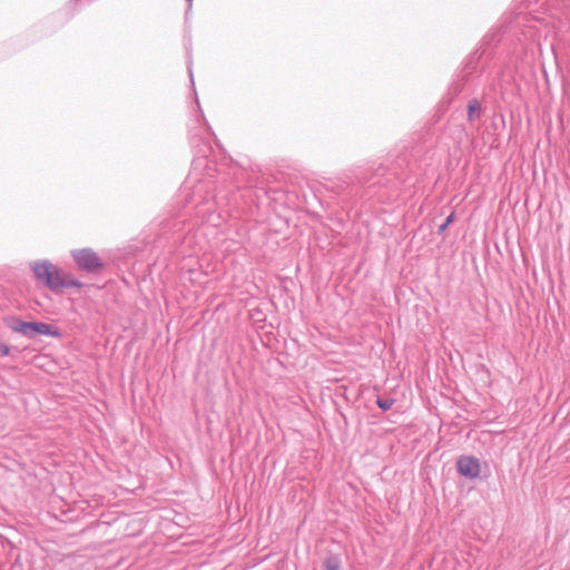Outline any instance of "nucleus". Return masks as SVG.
<instances>
[{
  "label": "nucleus",
  "instance_id": "obj_1",
  "mask_svg": "<svg viewBox=\"0 0 570 570\" xmlns=\"http://www.w3.org/2000/svg\"><path fill=\"white\" fill-rule=\"evenodd\" d=\"M30 267L35 277L52 292L69 287L81 288L83 286V283L65 273L47 259L33 262Z\"/></svg>",
  "mask_w": 570,
  "mask_h": 570
},
{
  "label": "nucleus",
  "instance_id": "obj_2",
  "mask_svg": "<svg viewBox=\"0 0 570 570\" xmlns=\"http://www.w3.org/2000/svg\"><path fill=\"white\" fill-rule=\"evenodd\" d=\"M71 256L77 266L87 273H97L104 267L100 257L91 248L73 249Z\"/></svg>",
  "mask_w": 570,
  "mask_h": 570
},
{
  "label": "nucleus",
  "instance_id": "obj_3",
  "mask_svg": "<svg viewBox=\"0 0 570 570\" xmlns=\"http://www.w3.org/2000/svg\"><path fill=\"white\" fill-rule=\"evenodd\" d=\"M458 472L471 480L479 478L481 472L480 462L474 456H461L456 462Z\"/></svg>",
  "mask_w": 570,
  "mask_h": 570
},
{
  "label": "nucleus",
  "instance_id": "obj_4",
  "mask_svg": "<svg viewBox=\"0 0 570 570\" xmlns=\"http://www.w3.org/2000/svg\"><path fill=\"white\" fill-rule=\"evenodd\" d=\"M7 325L13 332L20 333L29 338H32L36 335L37 322H26L18 317H10L7 320Z\"/></svg>",
  "mask_w": 570,
  "mask_h": 570
},
{
  "label": "nucleus",
  "instance_id": "obj_5",
  "mask_svg": "<svg viewBox=\"0 0 570 570\" xmlns=\"http://www.w3.org/2000/svg\"><path fill=\"white\" fill-rule=\"evenodd\" d=\"M36 334H40V335H45V336H49V337H60L61 336V333L58 328H55L50 324L43 323V322H37Z\"/></svg>",
  "mask_w": 570,
  "mask_h": 570
},
{
  "label": "nucleus",
  "instance_id": "obj_6",
  "mask_svg": "<svg viewBox=\"0 0 570 570\" xmlns=\"http://www.w3.org/2000/svg\"><path fill=\"white\" fill-rule=\"evenodd\" d=\"M322 568H323V570H341V568H342L341 558L336 554L327 556L322 563Z\"/></svg>",
  "mask_w": 570,
  "mask_h": 570
},
{
  "label": "nucleus",
  "instance_id": "obj_7",
  "mask_svg": "<svg viewBox=\"0 0 570 570\" xmlns=\"http://www.w3.org/2000/svg\"><path fill=\"white\" fill-rule=\"evenodd\" d=\"M392 176L394 177L395 174L394 173L391 174V173H389V170L386 168L380 167L376 169L375 177H377V180L374 184H380V185L391 184Z\"/></svg>",
  "mask_w": 570,
  "mask_h": 570
},
{
  "label": "nucleus",
  "instance_id": "obj_8",
  "mask_svg": "<svg viewBox=\"0 0 570 570\" xmlns=\"http://www.w3.org/2000/svg\"><path fill=\"white\" fill-rule=\"evenodd\" d=\"M481 110V104L478 99H471L468 104V118L470 121L479 118V114Z\"/></svg>",
  "mask_w": 570,
  "mask_h": 570
},
{
  "label": "nucleus",
  "instance_id": "obj_9",
  "mask_svg": "<svg viewBox=\"0 0 570 570\" xmlns=\"http://www.w3.org/2000/svg\"><path fill=\"white\" fill-rule=\"evenodd\" d=\"M204 187H205L204 183H198L195 186V190L193 191L190 197L186 200L188 205L198 206L199 204H202L204 202L203 198H200V197H199V199L197 198V194L203 191Z\"/></svg>",
  "mask_w": 570,
  "mask_h": 570
},
{
  "label": "nucleus",
  "instance_id": "obj_10",
  "mask_svg": "<svg viewBox=\"0 0 570 570\" xmlns=\"http://www.w3.org/2000/svg\"><path fill=\"white\" fill-rule=\"evenodd\" d=\"M395 403V400L392 399V397H379L376 400V405L382 410V411H387L390 410L393 404Z\"/></svg>",
  "mask_w": 570,
  "mask_h": 570
},
{
  "label": "nucleus",
  "instance_id": "obj_11",
  "mask_svg": "<svg viewBox=\"0 0 570 570\" xmlns=\"http://www.w3.org/2000/svg\"><path fill=\"white\" fill-rule=\"evenodd\" d=\"M453 220H454V213H451V214L446 217L445 222L439 226V228H438V233H439V234H442L443 232H445V230H446V228L449 227V225H450Z\"/></svg>",
  "mask_w": 570,
  "mask_h": 570
},
{
  "label": "nucleus",
  "instance_id": "obj_12",
  "mask_svg": "<svg viewBox=\"0 0 570 570\" xmlns=\"http://www.w3.org/2000/svg\"><path fill=\"white\" fill-rule=\"evenodd\" d=\"M9 354H10V346L4 343H0V356H8Z\"/></svg>",
  "mask_w": 570,
  "mask_h": 570
},
{
  "label": "nucleus",
  "instance_id": "obj_13",
  "mask_svg": "<svg viewBox=\"0 0 570 570\" xmlns=\"http://www.w3.org/2000/svg\"><path fill=\"white\" fill-rule=\"evenodd\" d=\"M187 4H188V8H187V11H186V14H185L186 21H188V19H189L191 6H193V0H187Z\"/></svg>",
  "mask_w": 570,
  "mask_h": 570
},
{
  "label": "nucleus",
  "instance_id": "obj_14",
  "mask_svg": "<svg viewBox=\"0 0 570 570\" xmlns=\"http://www.w3.org/2000/svg\"><path fill=\"white\" fill-rule=\"evenodd\" d=\"M188 72H189L190 80L194 83L193 71H191V61L190 60L188 61Z\"/></svg>",
  "mask_w": 570,
  "mask_h": 570
}]
</instances>
